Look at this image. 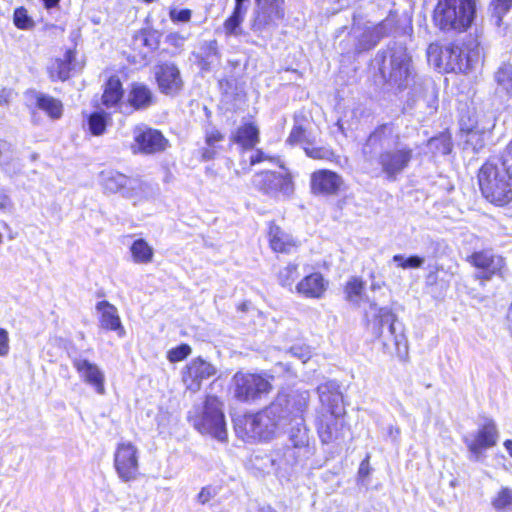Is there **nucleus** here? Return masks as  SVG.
Segmentation results:
<instances>
[{
	"instance_id": "f257e3e1",
	"label": "nucleus",
	"mask_w": 512,
	"mask_h": 512,
	"mask_svg": "<svg viewBox=\"0 0 512 512\" xmlns=\"http://www.w3.org/2000/svg\"><path fill=\"white\" fill-rule=\"evenodd\" d=\"M378 147L381 149L379 163L389 179H395L405 170L413 157V149L400 140L390 125L381 126L369 136L363 153L371 155Z\"/></svg>"
},
{
	"instance_id": "f03ea898",
	"label": "nucleus",
	"mask_w": 512,
	"mask_h": 512,
	"mask_svg": "<svg viewBox=\"0 0 512 512\" xmlns=\"http://www.w3.org/2000/svg\"><path fill=\"white\" fill-rule=\"evenodd\" d=\"M321 410L317 420V431L322 443L339 442L345 437L342 394L339 386L329 381L318 387Z\"/></svg>"
},
{
	"instance_id": "7ed1b4c3",
	"label": "nucleus",
	"mask_w": 512,
	"mask_h": 512,
	"mask_svg": "<svg viewBox=\"0 0 512 512\" xmlns=\"http://www.w3.org/2000/svg\"><path fill=\"white\" fill-rule=\"evenodd\" d=\"M427 58L439 72L468 73L480 63L481 50L475 41L468 43H452L446 46L430 44Z\"/></svg>"
},
{
	"instance_id": "20e7f679",
	"label": "nucleus",
	"mask_w": 512,
	"mask_h": 512,
	"mask_svg": "<svg viewBox=\"0 0 512 512\" xmlns=\"http://www.w3.org/2000/svg\"><path fill=\"white\" fill-rule=\"evenodd\" d=\"M482 195L492 204L504 206L512 201V174L505 162L487 161L478 173Z\"/></svg>"
},
{
	"instance_id": "39448f33",
	"label": "nucleus",
	"mask_w": 512,
	"mask_h": 512,
	"mask_svg": "<svg viewBox=\"0 0 512 512\" xmlns=\"http://www.w3.org/2000/svg\"><path fill=\"white\" fill-rule=\"evenodd\" d=\"M476 14V0H438L433 20L443 31L463 32L471 27Z\"/></svg>"
},
{
	"instance_id": "423d86ee",
	"label": "nucleus",
	"mask_w": 512,
	"mask_h": 512,
	"mask_svg": "<svg viewBox=\"0 0 512 512\" xmlns=\"http://www.w3.org/2000/svg\"><path fill=\"white\" fill-rule=\"evenodd\" d=\"M188 419L201 434L210 435L222 442L227 439L223 403L216 396L208 395L201 406H194Z\"/></svg>"
},
{
	"instance_id": "0eeeda50",
	"label": "nucleus",
	"mask_w": 512,
	"mask_h": 512,
	"mask_svg": "<svg viewBox=\"0 0 512 512\" xmlns=\"http://www.w3.org/2000/svg\"><path fill=\"white\" fill-rule=\"evenodd\" d=\"M367 327L372 334L379 338L383 334V325H388V333L393 339L395 353L399 357H404L408 353V342L403 329L397 322V316L389 307H380L376 303H371L366 311Z\"/></svg>"
},
{
	"instance_id": "6e6552de",
	"label": "nucleus",
	"mask_w": 512,
	"mask_h": 512,
	"mask_svg": "<svg viewBox=\"0 0 512 512\" xmlns=\"http://www.w3.org/2000/svg\"><path fill=\"white\" fill-rule=\"evenodd\" d=\"M381 73L385 81L397 89H403L413 80L411 57L407 49L398 45L390 49L389 55L383 59Z\"/></svg>"
},
{
	"instance_id": "1a4fd4ad",
	"label": "nucleus",
	"mask_w": 512,
	"mask_h": 512,
	"mask_svg": "<svg viewBox=\"0 0 512 512\" xmlns=\"http://www.w3.org/2000/svg\"><path fill=\"white\" fill-rule=\"evenodd\" d=\"M259 188L269 197L275 200H285L290 198L294 193V183L291 174L282 165L277 171L261 168L258 171Z\"/></svg>"
},
{
	"instance_id": "9d476101",
	"label": "nucleus",
	"mask_w": 512,
	"mask_h": 512,
	"mask_svg": "<svg viewBox=\"0 0 512 512\" xmlns=\"http://www.w3.org/2000/svg\"><path fill=\"white\" fill-rule=\"evenodd\" d=\"M139 449L130 441L117 444L114 452V468L123 482H130L139 474Z\"/></svg>"
},
{
	"instance_id": "9b49d317",
	"label": "nucleus",
	"mask_w": 512,
	"mask_h": 512,
	"mask_svg": "<svg viewBox=\"0 0 512 512\" xmlns=\"http://www.w3.org/2000/svg\"><path fill=\"white\" fill-rule=\"evenodd\" d=\"M131 150L134 154L153 155L169 147L168 139L157 129L136 126L133 130Z\"/></svg>"
},
{
	"instance_id": "f8f14e48",
	"label": "nucleus",
	"mask_w": 512,
	"mask_h": 512,
	"mask_svg": "<svg viewBox=\"0 0 512 512\" xmlns=\"http://www.w3.org/2000/svg\"><path fill=\"white\" fill-rule=\"evenodd\" d=\"M499 438V432L495 421L484 418L476 432L464 437V443L473 457L478 460L482 453L494 447Z\"/></svg>"
},
{
	"instance_id": "ddd939ff",
	"label": "nucleus",
	"mask_w": 512,
	"mask_h": 512,
	"mask_svg": "<svg viewBox=\"0 0 512 512\" xmlns=\"http://www.w3.org/2000/svg\"><path fill=\"white\" fill-rule=\"evenodd\" d=\"M467 262L478 270L475 278L481 282L489 281L493 276L499 275L505 266L504 259L494 254L492 250L474 252L467 258Z\"/></svg>"
},
{
	"instance_id": "4468645a",
	"label": "nucleus",
	"mask_w": 512,
	"mask_h": 512,
	"mask_svg": "<svg viewBox=\"0 0 512 512\" xmlns=\"http://www.w3.org/2000/svg\"><path fill=\"white\" fill-rule=\"evenodd\" d=\"M72 365L79 378L87 385L94 388L99 395L105 394V374L96 364L81 355L69 354Z\"/></svg>"
},
{
	"instance_id": "2eb2a0df",
	"label": "nucleus",
	"mask_w": 512,
	"mask_h": 512,
	"mask_svg": "<svg viewBox=\"0 0 512 512\" xmlns=\"http://www.w3.org/2000/svg\"><path fill=\"white\" fill-rule=\"evenodd\" d=\"M310 188L316 196H336L343 190L344 180L334 171L321 169L311 174Z\"/></svg>"
},
{
	"instance_id": "dca6fc26",
	"label": "nucleus",
	"mask_w": 512,
	"mask_h": 512,
	"mask_svg": "<svg viewBox=\"0 0 512 512\" xmlns=\"http://www.w3.org/2000/svg\"><path fill=\"white\" fill-rule=\"evenodd\" d=\"M216 368L201 357L191 360L182 371V381L187 390L196 393L201 389L202 381L216 374Z\"/></svg>"
},
{
	"instance_id": "f3484780",
	"label": "nucleus",
	"mask_w": 512,
	"mask_h": 512,
	"mask_svg": "<svg viewBox=\"0 0 512 512\" xmlns=\"http://www.w3.org/2000/svg\"><path fill=\"white\" fill-rule=\"evenodd\" d=\"M155 79L159 91L165 95H177L183 88L179 68L171 62L160 63L155 67Z\"/></svg>"
},
{
	"instance_id": "a211bd4d",
	"label": "nucleus",
	"mask_w": 512,
	"mask_h": 512,
	"mask_svg": "<svg viewBox=\"0 0 512 512\" xmlns=\"http://www.w3.org/2000/svg\"><path fill=\"white\" fill-rule=\"evenodd\" d=\"M233 141L241 148L242 169H250L256 163V126L253 122L245 123L240 126L233 135Z\"/></svg>"
},
{
	"instance_id": "6ab92c4d",
	"label": "nucleus",
	"mask_w": 512,
	"mask_h": 512,
	"mask_svg": "<svg viewBox=\"0 0 512 512\" xmlns=\"http://www.w3.org/2000/svg\"><path fill=\"white\" fill-rule=\"evenodd\" d=\"M231 392L238 401H253L256 398V375L237 372L232 379Z\"/></svg>"
},
{
	"instance_id": "aec40b11",
	"label": "nucleus",
	"mask_w": 512,
	"mask_h": 512,
	"mask_svg": "<svg viewBox=\"0 0 512 512\" xmlns=\"http://www.w3.org/2000/svg\"><path fill=\"white\" fill-rule=\"evenodd\" d=\"M328 287V281L319 272L311 273L295 286L296 292L305 298L319 299Z\"/></svg>"
},
{
	"instance_id": "412c9836",
	"label": "nucleus",
	"mask_w": 512,
	"mask_h": 512,
	"mask_svg": "<svg viewBox=\"0 0 512 512\" xmlns=\"http://www.w3.org/2000/svg\"><path fill=\"white\" fill-rule=\"evenodd\" d=\"M96 310L100 313L101 328L116 331L120 337L125 335L118 310L114 305L108 301H100L96 304Z\"/></svg>"
},
{
	"instance_id": "4be33fe9",
	"label": "nucleus",
	"mask_w": 512,
	"mask_h": 512,
	"mask_svg": "<svg viewBox=\"0 0 512 512\" xmlns=\"http://www.w3.org/2000/svg\"><path fill=\"white\" fill-rule=\"evenodd\" d=\"M269 243L273 251L278 253H292L298 247V241L280 227L271 224L269 226Z\"/></svg>"
},
{
	"instance_id": "5701e85b",
	"label": "nucleus",
	"mask_w": 512,
	"mask_h": 512,
	"mask_svg": "<svg viewBox=\"0 0 512 512\" xmlns=\"http://www.w3.org/2000/svg\"><path fill=\"white\" fill-rule=\"evenodd\" d=\"M285 396L280 395L277 398V403L272 404V406L264 412L266 417H269L270 414L275 413L279 406L282 405V402H286V410L289 413H300L302 412L308 404L309 401V393L308 391L298 392L293 395H289L287 399H284Z\"/></svg>"
},
{
	"instance_id": "b1692460",
	"label": "nucleus",
	"mask_w": 512,
	"mask_h": 512,
	"mask_svg": "<svg viewBox=\"0 0 512 512\" xmlns=\"http://www.w3.org/2000/svg\"><path fill=\"white\" fill-rule=\"evenodd\" d=\"M76 69L75 51L68 50L63 58L56 59L50 66V76L53 79L65 81L70 77V73Z\"/></svg>"
},
{
	"instance_id": "393cba45",
	"label": "nucleus",
	"mask_w": 512,
	"mask_h": 512,
	"mask_svg": "<svg viewBox=\"0 0 512 512\" xmlns=\"http://www.w3.org/2000/svg\"><path fill=\"white\" fill-rule=\"evenodd\" d=\"M153 93L150 88L142 83H133L128 93V103L135 110H143L153 103Z\"/></svg>"
},
{
	"instance_id": "a878e982",
	"label": "nucleus",
	"mask_w": 512,
	"mask_h": 512,
	"mask_svg": "<svg viewBox=\"0 0 512 512\" xmlns=\"http://www.w3.org/2000/svg\"><path fill=\"white\" fill-rule=\"evenodd\" d=\"M195 57L201 70H210L220 59L217 42L215 40L203 42Z\"/></svg>"
},
{
	"instance_id": "bb28decb",
	"label": "nucleus",
	"mask_w": 512,
	"mask_h": 512,
	"mask_svg": "<svg viewBox=\"0 0 512 512\" xmlns=\"http://www.w3.org/2000/svg\"><path fill=\"white\" fill-rule=\"evenodd\" d=\"M236 435L247 443H254L256 440V415L247 414L234 419Z\"/></svg>"
},
{
	"instance_id": "cd10ccee",
	"label": "nucleus",
	"mask_w": 512,
	"mask_h": 512,
	"mask_svg": "<svg viewBox=\"0 0 512 512\" xmlns=\"http://www.w3.org/2000/svg\"><path fill=\"white\" fill-rule=\"evenodd\" d=\"M283 3L284 0H258V19L261 16L266 24L282 19Z\"/></svg>"
},
{
	"instance_id": "c85d7f7f",
	"label": "nucleus",
	"mask_w": 512,
	"mask_h": 512,
	"mask_svg": "<svg viewBox=\"0 0 512 512\" xmlns=\"http://www.w3.org/2000/svg\"><path fill=\"white\" fill-rule=\"evenodd\" d=\"M152 194V186L138 178L129 177L126 188L123 190V197L133 200L134 203L147 199Z\"/></svg>"
},
{
	"instance_id": "c756f323",
	"label": "nucleus",
	"mask_w": 512,
	"mask_h": 512,
	"mask_svg": "<svg viewBox=\"0 0 512 512\" xmlns=\"http://www.w3.org/2000/svg\"><path fill=\"white\" fill-rule=\"evenodd\" d=\"M250 0H235V9L233 14L225 21L224 30L227 35H237L239 26L247 12Z\"/></svg>"
},
{
	"instance_id": "7c9ffc66",
	"label": "nucleus",
	"mask_w": 512,
	"mask_h": 512,
	"mask_svg": "<svg viewBox=\"0 0 512 512\" xmlns=\"http://www.w3.org/2000/svg\"><path fill=\"white\" fill-rule=\"evenodd\" d=\"M130 253L135 264H149L154 258V249L142 239H136L130 246Z\"/></svg>"
},
{
	"instance_id": "2f4dec72",
	"label": "nucleus",
	"mask_w": 512,
	"mask_h": 512,
	"mask_svg": "<svg viewBox=\"0 0 512 512\" xmlns=\"http://www.w3.org/2000/svg\"><path fill=\"white\" fill-rule=\"evenodd\" d=\"M128 179L129 177L126 175L113 170L101 173L102 185L106 191L111 193L121 192L123 194V190L126 188Z\"/></svg>"
},
{
	"instance_id": "473e14b6",
	"label": "nucleus",
	"mask_w": 512,
	"mask_h": 512,
	"mask_svg": "<svg viewBox=\"0 0 512 512\" xmlns=\"http://www.w3.org/2000/svg\"><path fill=\"white\" fill-rule=\"evenodd\" d=\"M460 127L462 131L468 133V142H472L476 135H483L489 131L490 127L480 125L478 117L475 113L462 114L460 117Z\"/></svg>"
},
{
	"instance_id": "72a5a7b5",
	"label": "nucleus",
	"mask_w": 512,
	"mask_h": 512,
	"mask_svg": "<svg viewBox=\"0 0 512 512\" xmlns=\"http://www.w3.org/2000/svg\"><path fill=\"white\" fill-rule=\"evenodd\" d=\"M122 96L123 90L120 80L116 77L109 78L102 95L103 104L108 108L113 107L121 100Z\"/></svg>"
},
{
	"instance_id": "f704fd0d",
	"label": "nucleus",
	"mask_w": 512,
	"mask_h": 512,
	"mask_svg": "<svg viewBox=\"0 0 512 512\" xmlns=\"http://www.w3.org/2000/svg\"><path fill=\"white\" fill-rule=\"evenodd\" d=\"M490 504L496 512H512V488L500 487L491 497Z\"/></svg>"
},
{
	"instance_id": "c9c22d12",
	"label": "nucleus",
	"mask_w": 512,
	"mask_h": 512,
	"mask_svg": "<svg viewBox=\"0 0 512 512\" xmlns=\"http://www.w3.org/2000/svg\"><path fill=\"white\" fill-rule=\"evenodd\" d=\"M496 91L512 97V65L502 64L495 72Z\"/></svg>"
},
{
	"instance_id": "e433bc0d",
	"label": "nucleus",
	"mask_w": 512,
	"mask_h": 512,
	"mask_svg": "<svg viewBox=\"0 0 512 512\" xmlns=\"http://www.w3.org/2000/svg\"><path fill=\"white\" fill-rule=\"evenodd\" d=\"M36 105L39 109L47 113L53 119H58L62 115V104L59 100L44 94L37 96Z\"/></svg>"
},
{
	"instance_id": "4c0bfd02",
	"label": "nucleus",
	"mask_w": 512,
	"mask_h": 512,
	"mask_svg": "<svg viewBox=\"0 0 512 512\" xmlns=\"http://www.w3.org/2000/svg\"><path fill=\"white\" fill-rule=\"evenodd\" d=\"M346 299L359 306L364 291V282L359 277H351L345 285Z\"/></svg>"
},
{
	"instance_id": "58836bf2",
	"label": "nucleus",
	"mask_w": 512,
	"mask_h": 512,
	"mask_svg": "<svg viewBox=\"0 0 512 512\" xmlns=\"http://www.w3.org/2000/svg\"><path fill=\"white\" fill-rule=\"evenodd\" d=\"M108 114L104 112H94L88 118V127L90 132L99 136L102 135L107 126Z\"/></svg>"
},
{
	"instance_id": "ea45409f",
	"label": "nucleus",
	"mask_w": 512,
	"mask_h": 512,
	"mask_svg": "<svg viewBox=\"0 0 512 512\" xmlns=\"http://www.w3.org/2000/svg\"><path fill=\"white\" fill-rule=\"evenodd\" d=\"M512 0H493L490 4L492 16L497 26L501 25L502 18L511 9Z\"/></svg>"
},
{
	"instance_id": "a19ab883",
	"label": "nucleus",
	"mask_w": 512,
	"mask_h": 512,
	"mask_svg": "<svg viewBox=\"0 0 512 512\" xmlns=\"http://www.w3.org/2000/svg\"><path fill=\"white\" fill-rule=\"evenodd\" d=\"M298 276V265L290 263L279 271L278 279L282 286L291 287Z\"/></svg>"
},
{
	"instance_id": "79ce46f5",
	"label": "nucleus",
	"mask_w": 512,
	"mask_h": 512,
	"mask_svg": "<svg viewBox=\"0 0 512 512\" xmlns=\"http://www.w3.org/2000/svg\"><path fill=\"white\" fill-rule=\"evenodd\" d=\"M393 262L402 269L420 268L424 263V258L420 256L404 257L401 254L394 255Z\"/></svg>"
},
{
	"instance_id": "37998d69",
	"label": "nucleus",
	"mask_w": 512,
	"mask_h": 512,
	"mask_svg": "<svg viewBox=\"0 0 512 512\" xmlns=\"http://www.w3.org/2000/svg\"><path fill=\"white\" fill-rule=\"evenodd\" d=\"M16 152L12 144L5 140H0V165L9 166L16 160Z\"/></svg>"
},
{
	"instance_id": "c03bdc74",
	"label": "nucleus",
	"mask_w": 512,
	"mask_h": 512,
	"mask_svg": "<svg viewBox=\"0 0 512 512\" xmlns=\"http://www.w3.org/2000/svg\"><path fill=\"white\" fill-rule=\"evenodd\" d=\"M285 353L299 359L302 363H306L312 356L311 348L306 344H294Z\"/></svg>"
},
{
	"instance_id": "a18cd8bd",
	"label": "nucleus",
	"mask_w": 512,
	"mask_h": 512,
	"mask_svg": "<svg viewBox=\"0 0 512 512\" xmlns=\"http://www.w3.org/2000/svg\"><path fill=\"white\" fill-rule=\"evenodd\" d=\"M191 351V347L188 344H181L169 350L167 358L170 362H179L188 357Z\"/></svg>"
},
{
	"instance_id": "49530a36",
	"label": "nucleus",
	"mask_w": 512,
	"mask_h": 512,
	"mask_svg": "<svg viewBox=\"0 0 512 512\" xmlns=\"http://www.w3.org/2000/svg\"><path fill=\"white\" fill-rule=\"evenodd\" d=\"M306 155L316 160H328L333 153L326 147H304Z\"/></svg>"
},
{
	"instance_id": "de8ad7c7",
	"label": "nucleus",
	"mask_w": 512,
	"mask_h": 512,
	"mask_svg": "<svg viewBox=\"0 0 512 512\" xmlns=\"http://www.w3.org/2000/svg\"><path fill=\"white\" fill-rule=\"evenodd\" d=\"M14 24L20 29H28L32 26V20L24 8H18L14 12Z\"/></svg>"
},
{
	"instance_id": "09e8293b",
	"label": "nucleus",
	"mask_w": 512,
	"mask_h": 512,
	"mask_svg": "<svg viewBox=\"0 0 512 512\" xmlns=\"http://www.w3.org/2000/svg\"><path fill=\"white\" fill-rule=\"evenodd\" d=\"M429 145L439 148V152L443 155H447L451 152V142L450 139L446 136L430 139Z\"/></svg>"
},
{
	"instance_id": "8fccbe9b",
	"label": "nucleus",
	"mask_w": 512,
	"mask_h": 512,
	"mask_svg": "<svg viewBox=\"0 0 512 512\" xmlns=\"http://www.w3.org/2000/svg\"><path fill=\"white\" fill-rule=\"evenodd\" d=\"M304 138H305L304 129L299 125H295V126H293V128L287 138V143L290 145L301 144V143H303Z\"/></svg>"
},
{
	"instance_id": "3c124183",
	"label": "nucleus",
	"mask_w": 512,
	"mask_h": 512,
	"mask_svg": "<svg viewBox=\"0 0 512 512\" xmlns=\"http://www.w3.org/2000/svg\"><path fill=\"white\" fill-rule=\"evenodd\" d=\"M170 19L173 22H189L192 16V11L189 9H171L169 12Z\"/></svg>"
},
{
	"instance_id": "603ef678",
	"label": "nucleus",
	"mask_w": 512,
	"mask_h": 512,
	"mask_svg": "<svg viewBox=\"0 0 512 512\" xmlns=\"http://www.w3.org/2000/svg\"><path fill=\"white\" fill-rule=\"evenodd\" d=\"M9 352V336L5 329L0 328V356H6Z\"/></svg>"
},
{
	"instance_id": "864d4df0",
	"label": "nucleus",
	"mask_w": 512,
	"mask_h": 512,
	"mask_svg": "<svg viewBox=\"0 0 512 512\" xmlns=\"http://www.w3.org/2000/svg\"><path fill=\"white\" fill-rule=\"evenodd\" d=\"M16 93L11 88H2L0 90V105H8Z\"/></svg>"
},
{
	"instance_id": "5fc2aeb1",
	"label": "nucleus",
	"mask_w": 512,
	"mask_h": 512,
	"mask_svg": "<svg viewBox=\"0 0 512 512\" xmlns=\"http://www.w3.org/2000/svg\"><path fill=\"white\" fill-rule=\"evenodd\" d=\"M223 136L218 131H212L207 134L206 142L208 145L213 146L215 143L221 141Z\"/></svg>"
},
{
	"instance_id": "6e6d98bb",
	"label": "nucleus",
	"mask_w": 512,
	"mask_h": 512,
	"mask_svg": "<svg viewBox=\"0 0 512 512\" xmlns=\"http://www.w3.org/2000/svg\"><path fill=\"white\" fill-rule=\"evenodd\" d=\"M370 281H371L370 289L372 291L379 290L384 286V281H382L381 279H378L374 272H372L370 274Z\"/></svg>"
},
{
	"instance_id": "4d7b16f0",
	"label": "nucleus",
	"mask_w": 512,
	"mask_h": 512,
	"mask_svg": "<svg viewBox=\"0 0 512 512\" xmlns=\"http://www.w3.org/2000/svg\"><path fill=\"white\" fill-rule=\"evenodd\" d=\"M271 389V384L268 380L258 375V395L262 392H268Z\"/></svg>"
},
{
	"instance_id": "13d9d810",
	"label": "nucleus",
	"mask_w": 512,
	"mask_h": 512,
	"mask_svg": "<svg viewBox=\"0 0 512 512\" xmlns=\"http://www.w3.org/2000/svg\"><path fill=\"white\" fill-rule=\"evenodd\" d=\"M11 208L12 202L10 198L6 194L0 193V209L7 211L10 210Z\"/></svg>"
},
{
	"instance_id": "bf43d9fd",
	"label": "nucleus",
	"mask_w": 512,
	"mask_h": 512,
	"mask_svg": "<svg viewBox=\"0 0 512 512\" xmlns=\"http://www.w3.org/2000/svg\"><path fill=\"white\" fill-rule=\"evenodd\" d=\"M168 39L174 46H181L185 41V37L178 33L170 34Z\"/></svg>"
},
{
	"instance_id": "052dcab7",
	"label": "nucleus",
	"mask_w": 512,
	"mask_h": 512,
	"mask_svg": "<svg viewBox=\"0 0 512 512\" xmlns=\"http://www.w3.org/2000/svg\"><path fill=\"white\" fill-rule=\"evenodd\" d=\"M198 499L201 503H206L210 499V493L206 489H202L198 495Z\"/></svg>"
},
{
	"instance_id": "680f3d73",
	"label": "nucleus",
	"mask_w": 512,
	"mask_h": 512,
	"mask_svg": "<svg viewBox=\"0 0 512 512\" xmlns=\"http://www.w3.org/2000/svg\"><path fill=\"white\" fill-rule=\"evenodd\" d=\"M258 164H262L265 161H273L274 158L265 155L262 151L258 150Z\"/></svg>"
},
{
	"instance_id": "e2e57ef3",
	"label": "nucleus",
	"mask_w": 512,
	"mask_h": 512,
	"mask_svg": "<svg viewBox=\"0 0 512 512\" xmlns=\"http://www.w3.org/2000/svg\"><path fill=\"white\" fill-rule=\"evenodd\" d=\"M367 465H368V459H365L361 465H360V468H359V474L361 476H365L368 474V471H367Z\"/></svg>"
},
{
	"instance_id": "0e129e2a",
	"label": "nucleus",
	"mask_w": 512,
	"mask_h": 512,
	"mask_svg": "<svg viewBox=\"0 0 512 512\" xmlns=\"http://www.w3.org/2000/svg\"><path fill=\"white\" fill-rule=\"evenodd\" d=\"M503 446H504L505 450L507 451V453L509 454V456L512 458V440L511 439L505 440L503 443Z\"/></svg>"
},
{
	"instance_id": "69168bd1",
	"label": "nucleus",
	"mask_w": 512,
	"mask_h": 512,
	"mask_svg": "<svg viewBox=\"0 0 512 512\" xmlns=\"http://www.w3.org/2000/svg\"><path fill=\"white\" fill-rule=\"evenodd\" d=\"M47 8L56 7L60 0H42Z\"/></svg>"
},
{
	"instance_id": "338daca9",
	"label": "nucleus",
	"mask_w": 512,
	"mask_h": 512,
	"mask_svg": "<svg viewBox=\"0 0 512 512\" xmlns=\"http://www.w3.org/2000/svg\"><path fill=\"white\" fill-rule=\"evenodd\" d=\"M272 426L274 427V429H272L269 433H274L275 432V429L279 426H281V419L279 418L277 421H275Z\"/></svg>"
},
{
	"instance_id": "774afa93",
	"label": "nucleus",
	"mask_w": 512,
	"mask_h": 512,
	"mask_svg": "<svg viewBox=\"0 0 512 512\" xmlns=\"http://www.w3.org/2000/svg\"><path fill=\"white\" fill-rule=\"evenodd\" d=\"M507 153L508 155H510L512 157V140L510 141V143L508 144L507 146Z\"/></svg>"
}]
</instances>
